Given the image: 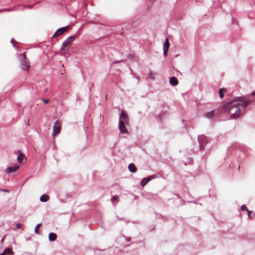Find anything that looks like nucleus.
Here are the masks:
<instances>
[{
	"mask_svg": "<svg viewBox=\"0 0 255 255\" xmlns=\"http://www.w3.org/2000/svg\"><path fill=\"white\" fill-rule=\"evenodd\" d=\"M215 110L207 113L205 116L208 119H212L215 115Z\"/></svg>",
	"mask_w": 255,
	"mask_h": 255,
	"instance_id": "16",
	"label": "nucleus"
},
{
	"mask_svg": "<svg viewBox=\"0 0 255 255\" xmlns=\"http://www.w3.org/2000/svg\"><path fill=\"white\" fill-rule=\"evenodd\" d=\"M169 40H168V39L167 38H166L165 39V41L164 43L163 47V51H164L163 53H164V56H166L167 54V51L169 49Z\"/></svg>",
	"mask_w": 255,
	"mask_h": 255,
	"instance_id": "8",
	"label": "nucleus"
},
{
	"mask_svg": "<svg viewBox=\"0 0 255 255\" xmlns=\"http://www.w3.org/2000/svg\"><path fill=\"white\" fill-rule=\"evenodd\" d=\"M12 250L10 248H7L0 254V255H11L13 254Z\"/></svg>",
	"mask_w": 255,
	"mask_h": 255,
	"instance_id": "13",
	"label": "nucleus"
},
{
	"mask_svg": "<svg viewBox=\"0 0 255 255\" xmlns=\"http://www.w3.org/2000/svg\"><path fill=\"white\" fill-rule=\"evenodd\" d=\"M41 226L40 224H38L36 225L35 228V232L36 234H38L39 233V228H40Z\"/></svg>",
	"mask_w": 255,
	"mask_h": 255,
	"instance_id": "21",
	"label": "nucleus"
},
{
	"mask_svg": "<svg viewBox=\"0 0 255 255\" xmlns=\"http://www.w3.org/2000/svg\"><path fill=\"white\" fill-rule=\"evenodd\" d=\"M20 58L21 59V68L24 70H28L29 68V63L27 60L26 55L24 54L19 55Z\"/></svg>",
	"mask_w": 255,
	"mask_h": 255,
	"instance_id": "3",
	"label": "nucleus"
},
{
	"mask_svg": "<svg viewBox=\"0 0 255 255\" xmlns=\"http://www.w3.org/2000/svg\"><path fill=\"white\" fill-rule=\"evenodd\" d=\"M49 240L50 241H54L57 239V235L56 234L53 233H50L48 236Z\"/></svg>",
	"mask_w": 255,
	"mask_h": 255,
	"instance_id": "15",
	"label": "nucleus"
},
{
	"mask_svg": "<svg viewBox=\"0 0 255 255\" xmlns=\"http://www.w3.org/2000/svg\"><path fill=\"white\" fill-rule=\"evenodd\" d=\"M19 166L18 165H15L14 166H10L8 167L5 172L7 173H10L11 172H13L17 170L19 168Z\"/></svg>",
	"mask_w": 255,
	"mask_h": 255,
	"instance_id": "11",
	"label": "nucleus"
},
{
	"mask_svg": "<svg viewBox=\"0 0 255 255\" xmlns=\"http://www.w3.org/2000/svg\"><path fill=\"white\" fill-rule=\"evenodd\" d=\"M74 36H71L68 37L66 40H65L63 42L61 50H63L64 51H68L69 48H70V45H71L72 42L74 40Z\"/></svg>",
	"mask_w": 255,
	"mask_h": 255,
	"instance_id": "2",
	"label": "nucleus"
},
{
	"mask_svg": "<svg viewBox=\"0 0 255 255\" xmlns=\"http://www.w3.org/2000/svg\"><path fill=\"white\" fill-rule=\"evenodd\" d=\"M69 26H65L57 30L55 33L52 36V38H55L58 36L62 35L64 32H66L69 29Z\"/></svg>",
	"mask_w": 255,
	"mask_h": 255,
	"instance_id": "5",
	"label": "nucleus"
},
{
	"mask_svg": "<svg viewBox=\"0 0 255 255\" xmlns=\"http://www.w3.org/2000/svg\"><path fill=\"white\" fill-rule=\"evenodd\" d=\"M169 83L172 86H176L178 84V81L175 77H172L170 78Z\"/></svg>",
	"mask_w": 255,
	"mask_h": 255,
	"instance_id": "12",
	"label": "nucleus"
},
{
	"mask_svg": "<svg viewBox=\"0 0 255 255\" xmlns=\"http://www.w3.org/2000/svg\"><path fill=\"white\" fill-rule=\"evenodd\" d=\"M153 178V177L151 176L148 177L143 178L141 182V186L144 187L149 181Z\"/></svg>",
	"mask_w": 255,
	"mask_h": 255,
	"instance_id": "10",
	"label": "nucleus"
},
{
	"mask_svg": "<svg viewBox=\"0 0 255 255\" xmlns=\"http://www.w3.org/2000/svg\"><path fill=\"white\" fill-rule=\"evenodd\" d=\"M224 91H226V89H220L219 90V96L221 99H222L224 96Z\"/></svg>",
	"mask_w": 255,
	"mask_h": 255,
	"instance_id": "20",
	"label": "nucleus"
},
{
	"mask_svg": "<svg viewBox=\"0 0 255 255\" xmlns=\"http://www.w3.org/2000/svg\"><path fill=\"white\" fill-rule=\"evenodd\" d=\"M61 131V124L58 121H56L53 127L52 135L54 137L56 135L59 133Z\"/></svg>",
	"mask_w": 255,
	"mask_h": 255,
	"instance_id": "4",
	"label": "nucleus"
},
{
	"mask_svg": "<svg viewBox=\"0 0 255 255\" xmlns=\"http://www.w3.org/2000/svg\"><path fill=\"white\" fill-rule=\"evenodd\" d=\"M49 199V196L47 195H42L40 198V200L41 202H46Z\"/></svg>",
	"mask_w": 255,
	"mask_h": 255,
	"instance_id": "18",
	"label": "nucleus"
},
{
	"mask_svg": "<svg viewBox=\"0 0 255 255\" xmlns=\"http://www.w3.org/2000/svg\"><path fill=\"white\" fill-rule=\"evenodd\" d=\"M119 129L121 132L123 133L127 132V129L125 126V124L122 120H120L119 121Z\"/></svg>",
	"mask_w": 255,
	"mask_h": 255,
	"instance_id": "9",
	"label": "nucleus"
},
{
	"mask_svg": "<svg viewBox=\"0 0 255 255\" xmlns=\"http://www.w3.org/2000/svg\"><path fill=\"white\" fill-rule=\"evenodd\" d=\"M119 197L117 195H115L112 198L111 201L112 202H114V201H117Z\"/></svg>",
	"mask_w": 255,
	"mask_h": 255,
	"instance_id": "22",
	"label": "nucleus"
},
{
	"mask_svg": "<svg viewBox=\"0 0 255 255\" xmlns=\"http://www.w3.org/2000/svg\"><path fill=\"white\" fill-rule=\"evenodd\" d=\"M249 104L248 99L244 97L239 98L236 100L225 104L222 108V110L223 112L232 114L231 118L235 119L241 114V110L239 106L242 105L243 107H246Z\"/></svg>",
	"mask_w": 255,
	"mask_h": 255,
	"instance_id": "1",
	"label": "nucleus"
},
{
	"mask_svg": "<svg viewBox=\"0 0 255 255\" xmlns=\"http://www.w3.org/2000/svg\"><path fill=\"white\" fill-rule=\"evenodd\" d=\"M27 125L29 126L30 125V124H29V120H28V121L27 122Z\"/></svg>",
	"mask_w": 255,
	"mask_h": 255,
	"instance_id": "26",
	"label": "nucleus"
},
{
	"mask_svg": "<svg viewBox=\"0 0 255 255\" xmlns=\"http://www.w3.org/2000/svg\"><path fill=\"white\" fill-rule=\"evenodd\" d=\"M123 119L124 121L127 122L128 120V117L127 113L125 112V111L123 110L122 113L121 117H120V120H122Z\"/></svg>",
	"mask_w": 255,
	"mask_h": 255,
	"instance_id": "17",
	"label": "nucleus"
},
{
	"mask_svg": "<svg viewBox=\"0 0 255 255\" xmlns=\"http://www.w3.org/2000/svg\"><path fill=\"white\" fill-rule=\"evenodd\" d=\"M129 170L133 173H134L136 171V167L133 163H130L128 166Z\"/></svg>",
	"mask_w": 255,
	"mask_h": 255,
	"instance_id": "14",
	"label": "nucleus"
},
{
	"mask_svg": "<svg viewBox=\"0 0 255 255\" xmlns=\"http://www.w3.org/2000/svg\"><path fill=\"white\" fill-rule=\"evenodd\" d=\"M251 94L253 96H255V91H254Z\"/></svg>",
	"mask_w": 255,
	"mask_h": 255,
	"instance_id": "25",
	"label": "nucleus"
},
{
	"mask_svg": "<svg viewBox=\"0 0 255 255\" xmlns=\"http://www.w3.org/2000/svg\"><path fill=\"white\" fill-rule=\"evenodd\" d=\"M21 224H20V223L16 224V229H19V228H20L21 227Z\"/></svg>",
	"mask_w": 255,
	"mask_h": 255,
	"instance_id": "24",
	"label": "nucleus"
},
{
	"mask_svg": "<svg viewBox=\"0 0 255 255\" xmlns=\"http://www.w3.org/2000/svg\"><path fill=\"white\" fill-rule=\"evenodd\" d=\"M15 153L18 154V156L17 157V160L18 162L21 163L24 159L26 160L25 155L20 150H18L17 151H15Z\"/></svg>",
	"mask_w": 255,
	"mask_h": 255,
	"instance_id": "6",
	"label": "nucleus"
},
{
	"mask_svg": "<svg viewBox=\"0 0 255 255\" xmlns=\"http://www.w3.org/2000/svg\"><path fill=\"white\" fill-rule=\"evenodd\" d=\"M42 101H43L44 103L45 104H47L49 103V100L48 99H42Z\"/></svg>",
	"mask_w": 255,
	"mask_h": 255,
	"instance_id": "23",
	"label": "nucleus"
},
{
	"mask_svg": "<svg viewBox=\"0 0 255 255\" xmlns=\"http://www.w3.org/2000/svg\"><path fill=\"white\" fill-rule=\"evenodd\" d=\"M198 140L200 144V147L202 150L203 149V144L204 143H207L208 142L207 138L206 136L202 135L199 136Z\"/></svg>",
	"mask_w": 255,
	"mask_h": 255,
	"instance_id": "7",
	"label": "nucleus"
},
{
	"mask_svg": "<svg viewBox=\"0 0 255 255\" xmlns=\"http://www.w3.org/2000/svg\"><path fill=\"white\" fill-rule=\"evenodd\" d=\"M241 209L242 210H245V211H247L248 212V216L249 217H250V214H251V211L248 210L247 206L245 205H242L241 206Z\"/></svg>",
	"mask_w": 255,
	"mask_h": 255,
	"instance_id": "19",
	"label": "nucleus"
}]
</instances>
